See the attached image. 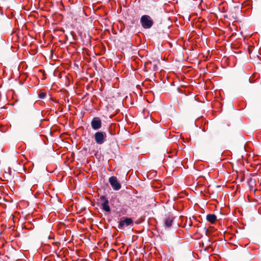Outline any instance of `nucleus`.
Here are the masks:
<instances>
[{"instance_id":"f257e3e1","label":"nucleus","mask_w":261,"mask_h":261,"mask_svg":"<svg viewBox=\"0 0 261 261\" xmlns=\"http://www.w3.org/2000/svg\"><path fill=\"white\" fill-rule=\"evenodd\" d=\"M140 22L142 27L146 29L150 28L153 24V20L149 15H147L142 16L140 19Z\"/></svg>"},{"instance_id":"f03ea898","label":"nucleus","mask_w":261,"mask_h":261,"mask_svg":"<svg viewBox=\"0 0 261 261\" xmlns=\"http://www.w3.org/2000/svg\"><path fill=\"white\" fill-rule=\"evenodd\" d=\"M107 134L104 132H97L94 134V139L98 144H103L106 140Z\"/></svg>"},{"instance_id":"7ed1b4c3","label":"nucleus","mask_w":261,"mask_h":261,"mask_svg":"<svg viewBox=\"0 0 261 261\" xmlns=\"http://www.w3.org/2000/svg\"><path fill=\"white\" fill-rule=\"evenodd\" d=\"M92 128L97 130L101 127V121L99 117H94L91 122Z\"/></svg>"},{"instance_id":"20e7f679","label":"nucleus","mask_w":261,"mask_h":261,"mask_svg":"<svg viewBox=\"0 0 261 261\" xmlns=\"http://www.w3.org/2000/svg\"><path fill=\"white\" fill-rule=\"evenodd\" d=\"M133 223L132 218H125L124 220H121L118 225V228H122L124 225L128 226Z\"/></svg>"},{"instance_id":"39448f33","label":"nucleus","mask_w":261,"mask_h":261,"mask_svg":"<svg viewBox=\"0 0 261 261\" xmlns=\"http://www.w3.org/2000/svg\"><path fill=\"white\" fill-rule=\"evenodd\" d=\"M110 184L114 190L117 191L120 189L121 186L118 180H109Z\"/></svg>"},{"instance_id":"423d86ee","label":"nucleus","mask_w":261,"mask_h":261,"mask_svg":"<svg viewBox=\"0 0 261 261\" xmlns=\"http://www.w3.org/2000/svg\"><path fill=\"white\" fill-rule=\"evenodd\" d=\"M144 201V198L141 196H136L133 198V203L137 205L141 204Z\"/></svg>"},{"instance_id":"0eeeda50","label":"nucleus","mask_w":261,"mask_h":261,"mask_svg":"<svg viewBox=\"0 0 261 261\" xmlns=\"http://www.w3.org/2000/svg\"><path fill=\"white\" fill-rule=\"evenodd\" d=\"M173 223V218L170 217H166L165 218L164 226L166 228L170 227Z\"/></svg>"},{"instance_id":"6e6552de","label":"nucleus","mask_w":261,"mask_h":261,"mask_svg":"<svg viewBox=\"0 0 261 261\" xmlns=\"http://www.w3.org/2000/svg\"><path fill=\"white\" fill-rule=\"evenodd\" d=\"M206 220L212 224H214L217 220V217L215 214H208L206 215Z\"/></svg>"},{"instance_id":"1a4fd4ad","label":"nucleus","mask_w":261,"mask_h":261,"mask_svg":"<svg viewBox=\"0 0 261 261\" xmlns=\"http://www.w3.org/2000/svg\"><path fill=\"white\" fill-rule=\"evenodd\" d=\"M246 185L249 187L250 191H252L254 187L256 186V180H247L246 182Z\"/></svg>"},{"instance_id":"9d476101","label":"nucleus","mask_w":261,"mask_h":261,"mask_svg":"<svg viewBox=\"0 0 261 261\" xmlns=\"http://www.w3.org/2000/svg\"><path fill=\"white\" fill-rule=\"evenodd\" d=\"M157 174L156 171L152 170L148 172L147 174V178L148 179H152L155 177Z\"/></svg>"},{"instance_id":"9b49d317","label":"nucleus","mask_w":261,"mask_h":261,"mask_svg":"<svg viewBox=\"0 0 261 261\" xmlns=\"http://www.w3.org/2000/svg\"><path fill=\"white\" fill-rule=\"evenodd\" d=\"M103 210L107 212H109L111 211L110 207L109 205V201H106L105 202L101 203Z\"/></svg>"},{"instance_id":"f8f14e48","label":"nucleus","mask_w":261,"mask_h":261,"mask_svg":"<svg viewBox=\"0 0 261 261\" xmlns=\"http://www.w3.org/2000/svg\"><path fill=\"white\" fill-rule=\"evenodd\" d=\"M38 96L40 98H44L46 96V93L43 91H40L39 93Z\"/></svg>"},{"instance_id":"ddd939ff","label":"nucleus","mask_w":261,"mask_h":261,"mask_svg":"<svg viewBox=\"0 0 261 261\" xmlns=\"http://www.w3.org/2000/svg\"><path fill=\"white\" fill-rule=\"evenodd\" d=\"M99 200H100L101 201H103V202H105L106 201H108L106 196L104 195L100 196L99 198Z\"/></svg>"},{"instance_id":"4468645a","label":"nucleus","mask_w":261,"mask_h":261,"mask_svg":"<svg viewBox=\"0 0 261 261\" xmlns=\"http://www.w3.org/2000/svg\"><path fill=\"white\" fill-rule=\"evenodd\" d=\"M202 185V184H200V183H199V182H197L196 185H191V186L192 187V188H195V189H196V188L197 187H199L200 186H201Z\"/></svg>"},{"instance_id":"2eb2a0df","label":"nucleus","mask_w":261,"mask_h":261,"mask_svg":"<svg viewBox=\"0 0 261 261\" xmlns=\"http://www.w3.org/2000/svg\"><path fill=\"white\" fill-rule=\"evenodd\" d=\"M85 184L89 187H92V185L91 184L88 183L87 181H86L85 182Z\"/></svg>"},{"instance_id":"dca6fc26","label":"nucleus","mask_w":261,"mask_h":261,"mask_svg":"<svg viewBox=\"0 0 261 261\" xmlns=\"http://www.w3.org/2000/svg\"><path fill=\"white\" fill-rule=\"evenodd\" d=\"M109 179H111V180H112V179H116V177H115V176H111L109 178Z\"/></svg>"},{"instance_id":"f3484780","label":"nucleus","mask_w":261,"mask_h":261,"mask_svg":"<svg viewBox=\"0 0 261 261\" xmlns=\"http://www.w3.org/2000/svg\"><path fill=\"white\" fill-rule=\"evenodd\" d=\"M221 186H216V188H219Z\"/></svg>"}]
</instances>
